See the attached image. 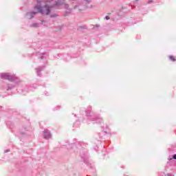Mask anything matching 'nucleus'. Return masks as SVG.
<instances>
[{"label":"nucleus","instance_id":"2","mask_svg":"<svg viewBox=\"0 0 176 176\" xmlns=\"http://www.w3.org/2000/svg\"><path fill=\"white\" fill-rule=\"evenodd\" d=\"M1 79H6L7 80H13V76L10 75L9 73H2L1 74Z\"/></svg>","mask_w":176,"mask_h":176},{"label":"nucleus","instance_id":"3","mask_svg":"<svg viewBox=\"0 0 176 176\" xmlns=\"http://www.w3.org/2000/svg\"><path fill=\"white\" fill-rule=\"evenodd\" d=\"M44 138L45 140H49L50 138H52V135L50 134V132L48 130H44Z\"/></svg>","mask_w":176,"mask_h":176},{"label":"nucleus","instance_id":"5","mask_svg":"<svg viewBox=\"0 0 176 176\" xmlns=\"http://www.w3.org/2000/svg\"><path fill=\"white\" fill-rule=\"evenodd\" d=\"M83 5H85V6H87V8H89V6H87V3H89V1L85 0L84 1H82Z\"/></svg>","mask_w":176,"mask_h":176},{"label":"nucleus","instance_id":"9","mask_svg":"<svg viewBox=\"0 0 176 176\" xmlns=\"http://www.w3.org/2000/svg\"><path fill=\"white\" fill-rule=\"evenodd\" d=\"M56 16H57V15L56 14L51 15V17H56Z\"/></svg>","mask_w":176,"mask_h":176},{"label":"nucleus","instance_id":"8","mask_svg":"<svg viewBox=\"0 0 176 176\" xmlns=\"http://www.w3.org/2000/svg\"><path fill=\"white\" fill-rule=\"evenodd\" d=\"M50 2V3H53V2H54V0H51L50 1H48Z\"/></svg>","mask_w":176,"mask_h":176},{"label":"nucleus","instance_id":"4","mask_svg":"<svg viewBox=\"0 0 176 176\" xmlns=\"http://www.w3.org/2000/svg\"><path fill=\"white\" fill-rule=\"evenodd\" d=\"M35 14H36V12H29L27 14V19H31L35 16Z\"/></svg>","mask_w":176,"mask_h":176},{"label":"nucleus","instance_id":"10","mask_svg":"<svg viewBox=\"0 0 176 176\" xmlns=\"http://www.w3.org/2000/svg\"><path fill=\"white\" fill-rule=\"evenodd\" d=\"M106 20H109V17L108 16H106Z\"/></svg>","mask_w":176,"mask_h":176},{"label":"nucleus","instance_id":"1","mask_svg":"<svg viewBox=\"0 0 176 176\" xmlns=\"http://www.w3.org/2000/svg\"><path fill=\"white\" fill-rule=\"evenodd\" d=\"M42 6H43V3L38 1L37 5L34 7L35 10H36L38 13H41L42 14H49V13H50L52 6H49L47 3L45 6L42 7Z\"/></svg>","mask_w":176,"mask_h":176},{"label":"nucleus","instance_id":"11","mask_svg":"<svg viewBox=\"0 0 176 176\" xmlns=\"http://www.w3.org/2000/svg\"><path fill=\"white\" fill-rule=\"evenodd\" d=\"M173 159H175V160H176V154H175V155H173Z\"/></svg>","mask_w":176,"mask_h":176},{"label":"nucleus","instance_id":"7","mask_svg":"<svg viewBox=\"0 0 176 176\" xmlns=\"http://www.w3.org/2000/svg\"><path fill=\"white\" fill-rule=\"evenodd\" d=\"M32 27L36 28V27H38V24H37V23H33V24L32 25Z\"/></svg>","mask_w":176,"mask_h":176},{"label":"nucleus","instance_id":"6","mask_svg":"<svg viewBox=\"0 0 176 176\" xmlns=\"http://www.w3.org/2000/svg\"><path fill=\"white\" fill-rule=\"evenodd\" d=\"M169 58L171 60V61H175V58H174L173 56H169Z\"/></svg>","mask_w":176,"mask_h":176}]
</instances>
